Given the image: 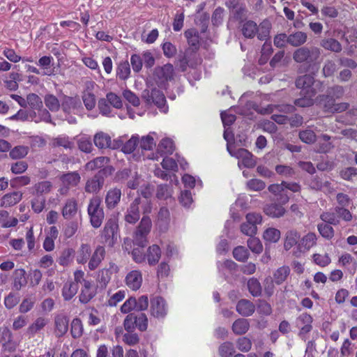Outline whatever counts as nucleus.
Returning a JSON list of instances; mask_svg holds the SVG:
<instances>
[{
	"mask_svg": "<svg viewBox=\"0 0 357 357\" xmlns=\"http://www.w3.org/2000/svg\"><path fill=\"white\" fill-rule=\"evenodd\" d=\"M305 73V75L298 76L295 80V86L301 89V97L294 100V103L299 107H308L314 105L313 98L318 92L324 90V83L315 79L314 75Z\"/></svg>",
	"mask_w": 357,
	"mask_h": 357,
	"instance_id": "f257e3e1",
	"label": "nucleus"
},
{
	"mask_svg": "<svg viewBox=\"0 0 357 357\" xmlns=\"http://www.w3.org/2000/svg\"><path fill=\"white\" fill-rule=\"evenodd\" d=\"M320 55L319 48L303 46L294 50L292 57L296 63L301 64L298 68V72L303 73L312 72L316 68V63Z\"/></svg>",
	"mask_w": 357,
	"mask_h": 357,
	"instance_id": "f03ea898",
	"label": "nucleus"
},
{
	"mask_svg": "<svg viewBox=\"0 0 357 357\" xmlns=\"http://www.w3.org/2000/svg\"><path fill=\"white\" fill-rule=\"evenodd\" d=\"M344 93V89L340 85L328 87L326 93L320 94L315 98L317 105L323 109L325 112H331L336 99L341 98Z\"/></svg>",
	"mask_w": 357,
	"mask_h": 357,
	"instance_id": "7ed1b4c3",
	"label": "nucleus"
},
{
	"mask_svg": "<svg viewBox=\"0 0 357 357\" xmlns=\"http://www.w3.org/2000/svg\"><path fill=\"white\" fill-rule=\"evenodd\" d=\"M115 169L112 165H107L100 169L91 178L89 179L85 185V191L89 193L99 192L105 184L106 178L112 175Z\"/></svg>",
	"mask_w": 357,
	"mask_h": 357,
	"instance_id": "20e7f679",
	"label": "nucleus"
},
{
	"mask_svg": "<svg viewBox=\"0 0 357 357\" xmlns=\"http://www.w3.org/2000/svg\"><path fill=\"white\" fill-rule=\"evenodd\" d=\"M101 237L109 247H113L117 243L120 238V231L116 216L113 215L107 220L101 231Z\"/></svg>",
	"mask_w": 357,
	"mask_h": 357,
	"instance_id": "39448f33",
	"label": "nucleus"
},
{
	"mask_svg": "<svg viewBox=\"0 0 357 357\" xmlns=\"http://www.w3.org/2000/svg\"><path fill=\"white\" fill-rule=\"evenodd\" d=\"M152 222L148 215H144L133 234L132 243L143 248L147 245V236L151 231Z\"/></svg>",
	"mask_w": 357,
	"mask_h": 357,
	"instance_id": "423d86ee",
	"label": "nucleus"
},
{
	"mask_svg": "<svg viewBox=\"0 0 357 357\" xmlns=\"http://www.w3.org/2000/svg\"><path fill=\"white\" fill-rule=\"evenodd\" d=\"M124 328L127 332H134L136 328L139 331H146L148 328V318L143 312H131L125 318Z\"/></svg>",
	"mask_w": 357,
	"mask_h": 357,
	"instance_id": "0eeeda50",
	"label": "nucleus"
},
{
	"mask_svg": "<svg viewBox=\"0 0 357 357\" xmlns=\"http://www.w3.org/2000/svg\"><path fill=\"white\" fill-rule=\"evenodd\" d=\"M142 98L146 104L155 105L160 112L163 113L168 112L166 98L160 90L156 88H153L151 90L145 89L142 92Z\"/></svg>",
	"mask_w": 357,
	"mask_h": 357,
	"instance_id": "6e6552de",
	"label": "nucleus"
},
{
	"mask_svg": "<svg viewBox=\"0 0 357 357\" xmlns=\"http://www.w3.org/2000/svg\"><path fill=\"white\" fill-rule=\"evenodd\" d=\"M101 202L100 197H93L89 201L87 208L90 222L92 227L96 229L101 226L105 218L103 208L100 207Z\"/></svg>",
	"mask_w": 357,
	"mask_h": 357,
	"instance_id": "1a4fd4ad",
	"label": "nucleus"
},
{
	"mask_svg": "<svg viewBox=\"0 0 357 357\" xmlns=\"http://www.w3.org/2000/svg\"><path fill=\"white\" fill-rule=\"evenodd\" d=\"M174 67L170 63L158 66L154 69L153 78L160 88H165L168 81L174 79Z\"/></svg>",
	"mask_w": 357,
	"mask_h": 357,
	"instance_id": "9d476101",
	"label": "nucleus"
},
{
	"mask_svg": "<svg viewBox=\"0 0 357 357\" xmlns=\"http://www.w3.org/2000/svg\"><path fill=\"white\" fill-rule=\"evenodd\" d=\"M167 306L165 300L161 296H155L151 299V314L157 319H163L167 314Z\"/></svg>",
	"mask_w": 357,
	"mask_h": 357,
	"instance_id": "9b49d317",
	"label": "nucleus"
},
{
	"mask_svg": "<svg viewBox=\"0 0 357 357\" xmlns=\"http://www.w3.org/2000/svg\"><path fill=\"white\" fill-rule=\"evenodd\" d=\"M313 318L307 313H303L296 318V326L300 329L298 336L305 339V335L312 330Z\"/></svg>",
	"mask_w": 357,
	"mask_h": 357,
	"instance_id": "f8f14e48",
	"label": "nucleus"
},
{
	"mask_svg": "<svg viewBox=\"0 0 357 357\" xmlns=\"http://www.w3.org/2000/svg\"><path fill=\"white\" fill-rule=\"evenodd\" d=\"M227 151L232 156H235L237 158H241L242 160L243 165L245 167L252 168L256 165V160L254 158V155L247 149L240 148L237 149L234 153H233L231 151L229 145H227Z\"/></svg>",
	"mask_w": 357,
	"mask_h": 357,
	"instance_id": "ddd939ff",
	"label": "nucleus"
},
{
	"mask_svg": "<svg viewBox=\"0 0 357 357\" xmlns=\"http://www.w3.org/2000/svg\"><path fill=\"white\" fill-rule=\"evenodd\" d=\"M141 199L139 197L135 198L130 204L127 209L124 216V220L127 223L134 225L140 218V213L139 205L140 204Z\"/></svg>",
	"mask_w": 357,
	"mask_h": 357,
	"instance_id": "4468645a",
	"label": "nucleus"
},
{
	"mask_svg": "<svg viewBox=\"0 0 357 357\" xmlns=\"http://www.w3.org/2000/svg\"><path fill=\"white\" fill-rule=\"evenodd\" d=\"M54 333L57 337H61L68 331L69 318L63 314H57L54 317Z\"/></svg>",
	"mask_w": 357,
	"mask_h": 357,
	"instance_id": "2eb2a0df",
	"label": "nucleus"
},
{
	"mask_svg": "<svg viewBox=\"0 0 357 357\" xmlns=\"http://www.w3.org/2000/svg\"><path fill=\"white\" fill-rule=\"evenodd\" d=\"M81 106L82 103L78 97H70L65 95L63 96L61 107L65 114H70L80 108Z\"/></svg>",
	"mask_w": 357,
	"mask_h": 357,
	"instance_id": "dca6fc26",
	"label": "nucleus"
},
{
	"mask_svg": "<svg viewBox=\"0 0 357 357\" xmlns=\"http://www.w3.org/2000/svg\"><path fill=\"white\" fill-rule=\"evenodd\" d=\"M241 23L242 24L241 26V31L243 36L245 38L249 39L255 38L259 31V26L257 24L251 20H245Z\"/></svg>",
	"mask_w": 357,
	"mask_h": 357,
	"instance_id": "f3484780",
	"label": "nucleus"
},
{
	"mask_svg": "<svg viewBox=\"0 0 357 357\" xmlns=\"http://www.w3.org/2000/svg\"><path fill=\"white\" fill-rule=\"evenodd\" d=\"M84 287L79 296V301L83 304L88 303L96 294L95 289H92L91 282L86 280H83Z\"/></svg>",
	"mask_w": 357,
	"mask_h": 357,
	"instance_id": "a211bd4d",
	"label": "nucleus"
},
{
	"mask_svg": "<svg viewBox=\"0 0 357 357\" xmlns=\"http://www.w3.org/2000/svg\"><path fill=\"white\" fill-rule=\"evenodd\" d=\"M22 195L23 194L20 191L7 193L2 197L0 205L5 208L14 206L22 200Z\"/></svg>",
	"mask_w": 357,
	"mask_h": 357,
	"instance_id": "6ab92c4d",
	"label": "nucleus"
},
{
	"mask_svg": "<svg viewBox=\"0 0 357 357\" xmlns=\"http://www.w3.org/2000/svg\"><path fill=\"white\" fill-rule=\"evenodd\" d=\"M126 282L128 287L132 290L140 288L142 282V273L139 271H132L126 277Z\"/></svg>",
	"mask_w": 357,
	"mask_h": 357,
	"instance_id": "aec40b11",
	"label": "nucleus"
},
{
	"mask_svg": "<svg viewBox=\"0 0 357 357\" xmlns=\"http://www.w3.org/2000/svg\"><path fill=\"white\" fill-rule=\"evenodd\" d=\"M301 238V234L294 229L288 230L285 234L284 248L285 250H289L296 245H298Z\"/></svg>",
	"mask_w": 357,
	"mask_h": 357,
	"instance_id": "412c9836",
	"label": "nucleus"
},
{
	"mask_svg": "<svg viewBox=\"0 0 357 357\" xmlns=\"http://www.w3.org/2000/svg\"><path fill=\"white\" fill-rule=\"evenodd\" d=\"M121 190L117 188L110 189L105 197V204L108 208L112 209L116 206L120 202Z\"/></svg>",
	"mask_w": 357,
	"mask_h": 357,
	"instance_id": "4be33fe9",
	"label": "nucleus"
},
{
	"mask_svg": "<svg viewBox=\"0 0 357 357\" xmlns=\"http://www.w3.org/2000/svg\"><path fill=\"white\" fill-rule=\"evenodd\" d=\"M184 36L192 51H197L200 47L199 32L194 28L189 29L184 32Z\"/></svg>",
	"mask_w": 357,
	"mask_h": 357,
	"instance_id": "5701e85b",
	"label": "nucleus"
},
{
	"mask_svg": "<svg viewBox=\"0 0 357 357\" xmlns=\"http://www.w3.org/2000/svg\"><path fill=\"white\" fill-rule=\"evenodd\" d=\"M236 308V311L243 317L251 316L255 311V305L247 299L238 301Z\"/></svg>",
	"mask_w": 357,
	"mask_h": 357,
	"instance_id": "b1692460",
	"label": "nucleus"
},
{
	"mask_svg": "<svg viewBox=\"0 0 357 357\" xmlns=\"http://www.w3.org/2000/svg\"><path fill=\"white\" fill-rule=\"evenodd\" d=\"M289 45L299 48L303 47L307 40V35L306 33L297 31L288 35Z\"/></svg>",
	"mask_w": 357,
	"mask_h": 357,
	"instance_id": "393cba45",
	"label": "nucleus"
},
{
	"mask_svg": "<svg viewBox=\"0 0 357 357\" xmlns=\"http://www.w3.org/2000/svg\"><path fill=\"white\" fill-rule=\"evenodd\" d=\"M105 248L100 245L98 246L89 260L88 264L89 268L91 271H93L98 268L102 260L105 258Z\"/></svg>",
	"mask_w": 357,
	"mask_h": 357,
	"instance_id": "a878e982",
	"label": "nucleus"
},
{
	"mask_svg": "<svg viewBox=\"0 0 357 357\" xmlns=\"http://www.w3.org/2000/svg\"><path fill=\"white\" fill-rule=\"evenodd\" d=\"M264 213L273 218L283 216L286 212L285 208L280 204L271 203L264 208Z\"/></svg>",
	"mask_w": 357,
	"mask_h": 357,
	"instance_id": "bb28decb",
	"label": "nucleus"
},
{
	"mask_svg": "<svg viewBox=\"0 0 357 357\" xmlns=\"http://www.w3.org/2000/svg\"><path fill=\"white\" fill-rule=\"evenodd\" d=\"M27 284L26 271L23 268H18L13 272V288L19 291Z\"/></svg>",
	"mask_w": 357,
	"mask_h": 357,
	"instance_id": "cd10ccee",
	"label": "nucleus"
},
{
	"mask_svg": "<svg viewBox=\"0 0 357 357\" xmlns=\"http://www.w3.org/2000/svg\"><path fill=\"white\" fill-rule=\"evenodd\" d=\"M161 257V250L158 245L149 246L146 254V258L150 266H154L158 263Z\"/></svg>",
	"mask_w": 357,
	"mask_h": 357,
	"instance_id": "c85d7f7f",
	"label": "nucleus"
},
{
	"mask_svg": "<svg viewBox=\"0 0 357 357\" xmlns=\"http://www.w3.org/2000/svg\"><path fill=\"white\" fill-rule=\"evenodd\" d=\"M93 142L98 149L112 148L110 136L103 132H99L94 135Z\"/></svg>",
	"mask_w": 357,
	"mask_h": 357,
	"instance_id": "c756f323",
	"label": "nucleus"
},
{
	"mask_svg": "<svg viewBox=\"0 0 357 357\" xmlns=\"http://www.w3.org/2000/svg\"><path fill=\"white\" fill-rule=\"evenodd\" d=\"M320 46L326 50L335 53H339L342 50L341 43L337 40L333 38L322 39L320 41Z\"/></svg>",
	"mask_w": 357,
	"mask_h": 357,
	"instance_id": "7c9ffc66",
	"label": "nucleus"
},
{
	"mask_svg": "<svg viewBox=\"0 0 357 357\" xmlns=\"http://www.w3.org/2000/svg\"><path fill=\"white\" fill-rule=\"evenodd\" d=\"M79 284L73 281L66 282L62 289V296L65 301H70L77 292Z\"/></svg>",
	"mask_w": 357,
	"mask_h": 357,
	"instance_id": "2f4dec72",
	"label": "nucleus"
},
{
	"mask_svg": "<svg viewBox=\"0 0 357 357\" xmlns=\"http://www.w3.org/2000/svg\"><path fill=\"white\" fill-rule=\"evenodd\" d=\"M109 158L108 157H97L86 164V169L90 171H93L98 169H102V168L107 166V164L109 163Z\"/></svg>",
	"mask_w": 357,
	"mask_h": 357,
	"instance_id": "473e14b6",
	"label": "nucleus"
},
{
	"mask_svg": "<svg viewBox=\"0 0 357 357\" xmlns=\"http://www.w3.org/2000/svg\"><path fill=\"white\" fill-rule=\"evenodd\" d=\"M250 328V323L248 319L239 318L232 324V331L236 335H243L247 333Z\"/></svg>",
	"mask_w": 357,
	"mask_h": 357,
	"instance_id": "72a5a7b5",
	"label": "nucleus"
},
{
	"mask_svg": "<svg viewBox=\"0 0 357 357\" xmlns=\"http://www.w3.org/2000/svg\"><path fill=\"white\" fill-rule=\"evenodd\" d=\"M331 136L323 134L320 136L319 140L317 143V151L319 153H328L333 147L332 142H330Z\"/></svg>",
	"mask_w": 357,
	"mask_h": 357,
	"instance_id": "f704fd0d",
	"label": "nucleus"
},
{
	"mask_svg": "<svg viewBox=\"0 0 357 357\" xmlns=\"http://www.w3.org/2000/svg\"><path fill=\"white\" fill-rule=\"evenodd\" d=\"M317 236L314 233L310 232L304 236L301 240L298 245L299 250L304 249L309 250L312 247L316 245Z\"/></svg>",
	"mask_w": 357,
	"mask_h": 357,
	"instance_id": "c9c22d12",
	"label": "nucleus"
},
{
	"mask_svg": "<svg viewBox=\"0 0 357 357\" xmlns=\"http://www.w3.org/2000/svg\"><path fill=\"white\" fill-rule=\"evenodd\" d=\"M60 179L64 185L74 187L79 183L81 177L77 172H72L62 174Z\"/></svg>",
	"mask_w": 357,
	"mask_h": 357,
	"instance_id": "e433bc0d",
	"label": "nucleus"
},
{
	"mask_svg": "<svg viewBox=\"0 0 357 357\" xmlns=\"http://www.w3.org/2000/svg\"><path fill=\"white\" fill-rule=\"evenodd\" d=\"M91 254V249L89 244L83 243L81 245L77 255L76 260L78 264H84L89 259Z\"/></svg>",
	"mask_w": 357,
	"mask_h": 357,
	"instance_id": "4c0bfd02",
	"label": "nucleus"
},
{
	"mask_svg": "<svg viewBox=\"0 0 357 357\" xmlns=\"http://www.w3.org/2000/svg\"><path fill=\"white\" fill-rule=\"evenodd\" d=\"M289 273L290 268L289 266H281L273 273V280L277 284H281L286 280Z\"/></svg>",
	"mask_w": 357,
	"mask_h": 357,
	"instance_id": "58836bf2",
	"label": "nucleus"
},
{
	"mask_svg": "<svg viewBox=\"0 0 357 357\" xmlns=\"http://www.w3.org/2000/svg\"><path fill=\"white\" fill-rule=\"evenodd\" d=\"M77 207L75 200H68L63 208L62 215L65 219H70L77 213Z\"/></svg>",
	"mask_w": 357,
	"mask_h": 357,
	"instance_id": "ea45409f",
	"label": "nucleus"
},
{
	"mask_svg": "<svg viewBox=\"0 0 357 357\" xmlns=\"http://www.w3.org/2000/svg\"><path fill=\"white\" fill-rule=\"evenodd\" d=\"M158 151L161 155H171L174 151V142L171 139L165 138L160 141Z\"/></svg>",
	"mask_w": 357,
	"mask_h": 357,
	"instance_id": "a19ab883",
	"label": "nucleus"
},
{
	"mask_svg": "<svg viewBox=\"0 0 357 357\" xmlns=\"http://www.w3.org/2000/svg\"><path fill=\"white\" fill-rule=\"evenodd\" d=\"M332 225L328 224L326 222L319 223L317 225V229L321 234V236L327 239L331 240L334 237L335 231L334 229L331 226Z\"/></svg>",
	"mask_w": 357,
	"mask_h": 357,
	"instance_id": "79ce46f5",
	"label": "nucleus"
},
{
	"mask_svg": "<svg viewBox=\"0 0 357 357\" xmlns=\"http://www.w3.org/2000/svg\"><path fill=\"white\" fill-rule=\"evenodd\" d=\"M130 74V67L128 61H121L116 68V76L121 80L127 79Z\"/></svg>",
	"mask_w": 357,
	"mask_h": 357,
	"instance_id": "37998d69",
	"label": "nucleus"
},
{
	"mask_svg": "<svg viewBox=\"0 0 357 357\" xmlns=\"http://www.w3.org/2000/svg\"><path fill=\"white\" fill-rule=\"evenodd\" d=\"M47 320L44 317H38L27 328V333L33 336L39 331L43 329L47 324Z\"/></svg>",
	"mask_w": 357,
	"mask_h": 357,
	"instance_id": "c03bdc74",
	"label": "nucleus"
},
{
	"mask_svg": "<svg viewBox=\"0 0 357 357\" xmlns=\"http://www.w3.org/2000/svg\"><path fill=\"white\" fill-rule=\"evenodd\" d=\"M248 10L244 4L236 3L233 6V15L234 18L243 22L246 20Z\"/></svg>",
	"mask_w": 357,
	"mask_h": 357,
	"instance_id": "a18cd8bd",
	"label": "nucleus"
},
{
	"mask_svg": "<svg viewBox=\"0 0 357 357\" xmlns=\"http://www.w3.org/2000/svg\"><path fill=\"white\" fill-rule=\"evenodd\" d=\"M75 250L73 248L64 249L58 259V262L63 266H68L72 261L75 255Z\"/></svg>",
	"mask_w": 357,
	"mask_h": 357,
	"instance_id": "49530a36",
	"label": "nucleus"
},
{
	"mask_svg": "<svg viewBox=\"0 0 357 357\" xmlns=\"http://www.w3.org/2000/svg\"><path fill=\"white\" fill-rule=\"evenodd\" d=\"M247 285L248 291L252 294V296L258 297L261 294V286L259 281L257 278H252L249 279Z\"/></svg>",
	"mask_w": 357,
	"mask_h": 357,
	"instance_id": "de8ad7c7",
	"label": "nucleus"
},
{
	"mask_svg": "<svg viewBox=\"0 0 357 357\" xmlns=\"http://www.w3.org/2000/svg\"><path fill=\"white\" fill-rule=\"evenodd\" d=\"M29 105L33 110H40L43 107L41 98L36 93H29L26 96V105Z\"/></svg>",
	"mask_w": 357,
	"mask_h": 357,
	"instance_id": "09e8293b",
	"label": "nucleus"
},
{
	"mask_svg": "<svg viewBox=\"0 0 357 357\" xmlns=\"http://www.w3.org/2000/svg\"><path fill=\"white\" fill-rule=\"evenodd\" d=\"M29 153V147L26 146H16L13 149H10L9 156L13 159L24 158Z\"/></svg>",
	"mask_w": 357,
	"mask_h": 357,
	"instance_id": "8fccbe9b",
	"label": "nucleus"
},
{
	"mask_svg": "<svg viewBox=\"0 0 357 357\" xmlns=\"http://www.w3.org/2000/svg\"><path fill=\"white\" fill-rule=\"evenodd\" d=\"M45 106L53 112L59 111L61 104L59 102V100L58 98L52 95V94H47L45 96Z\"/></svg>",
	"mask_w": 357,
	"mask_h": 357,
	"instance_id": "3c124183",
	"label": "nucleus"
},
{
	"mask_svg": "<svg viewBox=\"0 0 357 357\" xmlns=\"http://www.w3.org/2000/svg\"><path fill=\"white\" fill-rule=\"evenodd\" d=\"M33 188L35 190L33 195L37 196H43L44 194H47L50 192L52 188V183L47 181L38 182V183L35 184Z\"/></svg>",
	"mask_w": 357,
	"mask_h": 357,
	"instance_id": "603ef678",
	"label": "nucleus"
},
{
	"mask_svg": "<svg viewBox=\"0 0 357 357\" xmlns=\"http://www.w3.org/2000/svg\"><path fill=\"white\" fill-rule=\"evenodd\" d=\"M250 256L248 250L244 246H237L233 250L234 258L241 262L245 261Z\"/></svg>",
	"mask_w": 357,
	"mask_h": 357,
	"instance_id": "864d4df0",
	"label": "nucleus"
},
{
	"mask_svg": "<svg viewBox=\"0 0 357 357\" xmlns=\"http://www.w3.org/2000/svg\"><path fill=\"white\" fill-rule=\"evenodd\" d=\"M70 333L73 338L80 337L83 333V326L79 318H75L71 323Z\"/></svg>",
	"mask_w": 357,
	"mask_h": 357,
	"instance_id": "5fc2aeb1",
	"label": "nucleus"
},
{
	"mask_svg": "<svg viewBox=\"0 0 357 357\" xmlns=\"http://www.w3.org/2000/svg\"><path fill=\"white\" fill-rule=\"evenodd\" d=\"M169 220V211L166 207L160 208L158 214V225L160 227H164L165 229L167 228Z\"/></svg>",
	"mask_w": 357,
	"mask_h": 357,
	"instance_id": "6e6d98bb",
	"label": "nucleus"
},
{
	"mask_svg": "<svg viewBox=\"0 0 357 357\" xmlns=\"http://www.w3.org/2000/svg\"><path fill=\"white\" fill-rule=\"evenodd\" d=\"M263 237L266 241L276 243L280 238V231L275 228H268L264 231Z\"/></svg>",
	"mask_w": 357,
	"mask_h": 357,
	"instance_id": "4d7b16f0",
	"label": "nucleus"
},
{
	"mask_svg": "<svg viewBox=\"0 0 357 357\" xmlns=\"http://www.w3.org/2000/svg\"><path fill=\"white\" fill-rule=\"evenodd\" d=\"M335 208L332 211L323 212L320 215V219L328 224L332 225H339V219L337 218V214H335Z\"/></svg>",
	"mask_w": 357,
	"mask_h": 357,
	"instance_id": "13d9d810",
	"label": "nucleus"
},
{
	"mask_svg": "<svg viewBox=\"0 0 357 357\" xmlns=\"http://www.w3.org/2000/svg\"><path fill=\"white\" fill-rule=\"evenodd\" d=\"M112 272L109 268L100 270L98 275V281L101 288H105L111 279Z\"/></svg>",
	"mask_w": 357,
	"mask_h": 357,
	"instance_id": "bf43d9fd",
	"label": "nucleus"
},
{
	"mask_svg": "<svg viewBox=\"0 0 357 357\" xmlns=\"http://www.w3.org/2000/svg\"><path fill=\"white\" fill-rule=\"evenodd\" d=\"M300 139L305 144H313L317 139V136L314 131L311 130H305L299 132Z\"/></svg>",
	"mask_w": 357,
	"mask_h": 357,
	"instance_id": "052dcab7",
	"label": "nucleus"
},
{
	"mask_svg": "<svg viewBox=\"0 0 357 357\" xmlns=\"http://www.w3.org/2000/svg\"><path fill=\"white\" fill-rule=\"evenodd\" d=\"M248 247L254 253L259 254L263 250V245L260 240L257 238L250 236L247 241Z\"/></svg>",
	"mask_w": 357,
	"mask_h": 357,
	"instance_id": "680f3d73",
	"label": "nucleus"
},
{
	"mask_svg": "<svg viewBox=\"0 0 357 357\" xmlns=\"http://www.w3.org/2000/svg\"><path fill=\"white\" fill-rule=\"evenodd\" d=\"M259 26V31L257 33V37L259 40H266L269 36L270 27L266 22H261Z\"/></svg>",
	"mask_w": 357,
	"mask_h": 357,
	"instance_id": "e2e57ef3",
	"label": "nucleus"
},
{
	"mask_svg": "<svg viewBox=\"0 0 357 357\" xmlns=\"http://www.w3.org/2000/svg\"><path fill=\"white\" fill-rule=\"evenodd\" d=\"M234 352V344L230 342H225L219 347V354L222 357H230Z\"/></svg>",
	"mask_w": 357,
	"mask_h": 357,
	"instance_id": "0e129e2a",
	"label": "nucleus"
},
{
	"mask_svg": "<svg viewBox=\"0 0 357 357\" xmlns=\"http://www.w3.org/2000/svg\"><path fill=\"white\" fill-rule=\"evenodd\" d=\"M30 181L31 179L28 176H17L10 180V185L13 188H19L29 184Z\"/></svg>",
	"mask_w": 357,
	"mask_h": 357,
	"instance_id": "69168bd1",
	"label": "nucleus"
},
{
	"mask_svg": "<svg viewBox=\"0 0 357 357\" xmlns=\"http://www.w3.org/2000/svg\"><path fill=\"white\" fill-rule=\"evenodd\" d=\"M340 176L344 180L351 181L357 176V168L354 167L344 168L340 170Z\"/></svg>",
	"mask_w": 357,
	"mask_h": 357,
	"instance_id": "338daca9",
	"label": "nucleus"
},
{
	"mask_svg": "<svg viewBox=\"0 0 357 357\" xmlns=\"http://www.w3.org/2000/svg\"><path fill=\"white\" fill-rule=\"evenodd\" d=\"M45 198L44 196H37L31 200V207L34 212L39 213H40L44 207L45 204Z\"/></svg>",
	"mask_w": 357,
	"mask_h": 357,
	"instance_id": "774afa93",
	"label": "nucleus"
}]
</instances>
